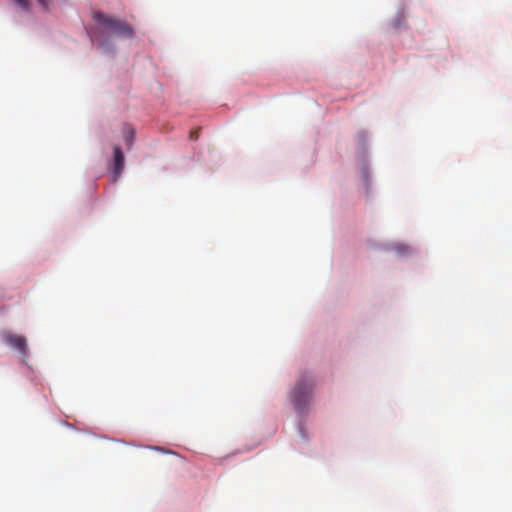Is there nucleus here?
Wrapping results in <instances>:
<instances>
[{
    "label": "nucleus",
    "mask_w": 512,
    "mask_h": 512,
    "mask_svg": "<svg viewBox=\"0 0 512 512\" xmlns=\"http://www.w3.org/2000/svg\"><path fill=\"white\" fill-rule=\"evenodd\" d=\"M94 19L106 30L119 37L131 38L134 35L132 26L126 21L107 16L101 12L95 13Z\"/></svg>",
    "instance_id": "f257e3e1"
},
{
    "label": "nucleus",
    "mask_w": 512,
    "mask_h": 512,
    "mask_svg": "<svg viewBox=\"0 0 512 512\" xmlns=\"http://www.w3.org/2000/svg\"><path fill=\"white\" fill-rule=\"evenodd\" d=\"M314 382L312 379L304 377L296 385L293 392V403L298 411H303L312 400Z\"/></svg>",
    "instance_id": "f03ea898"
},
{
    "label": "nucleus",
    "mask_w": 512,
    "mask_h": 512,
    "mask_svg": "<svg viewBox=\"0 0 512 512\" xmlns=\"http://www.w3.org/2000/svg\"><path fill=\"white\" fill-rule=\"evenodd\" d=\"M3 340L10 347L17 349L23 357L27 356V340L24 336L5 332Z\"/></svg>",
    "instance_id": "7ed1b4c3"
},
{
    "label": "nucleus",
    "mask_w": 512,
    "mask_h": 512,
    "mask_svg": "<svg viewBox=\"0 0 512 512\" xmlns=\"http://www.w3.org/2000/svg\"><path fill=\"white\" fill-rule=\"evenodd\" d=\"M125 164V157L122 149L119 146L114 147V171L113 182H116L123 172Z\"/></svg>",
    "instance_id": "20e7f679"
},
{
    "label": "nucleus",
    "mask_w": 512,
    "mask_h": 512,
    "mask_svg": "<svg viewBox=\"0 0 512 512\" xmlns=\"http://www.w3.org/2000/svg\"><path fill=\"white\" fill-rule=\"evenodd\" d=\"M125 135V141L128 146H131L134 141V130L131 127H126L124 130Z\"/></svg>",
    "instance_id": "39448f33"
},
{
    "label": "nucleus",
    "mask_w": 512,
    "mask_h": 512,
    "mask_svg": "<svg viewBox=\"0 0 512 512\" xmlns=\"http://www.w3.org/2000/svg\"><path fill=\"white\" fill-rule=\"evenodd\" d=\"M21 8L24 10L30 9V1L29 0H14Z\"/></svg>",
    "instance_id": "423d86ee"
},
{
    "label": "nucleus",
    "mask_w": 512,
    "mask_h": 512,
    "mask_svg": "<svg viewBox=\"0 0 512 512\" xmlns=\"http://www.w3.org/2000/svg\"><path fill=\"white\" fill-rule=\"evenodd\" d=\"M36 1L40 4V6L44 10L48 11L50 9V6H51V1L50 0H36Z\"/></svg>",
    "instance_id": "0eeeda50"
},
{
    "label": "nucleus",
    "mask_w": 512,
    "mask_h": 512,
    "mask_svg": "<svg viewBox=\"0 0 512 512\" xmlns=\"http://www.w3.org/2000/svg\"><path fill=\"white\" fill-rule=\"evenodd\" d=\"M200 130L195 129L190 132V139L191 140H197L199 138Z\"/></svg>",
    "instance_id": "6e6552de"
}]
</instances>
